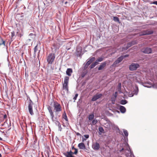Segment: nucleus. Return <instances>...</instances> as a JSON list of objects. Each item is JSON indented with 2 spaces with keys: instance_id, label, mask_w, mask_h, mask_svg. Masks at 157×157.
<instances>
[{
  "instance_id": "obj_1",
  "label": "nucleus",
  "mask_w": 157,
  "mask_h": 157,
  "mask_svg": "<svg viewBox=\"0 0 157 157\" xmlns=\"http://www.w3.org/2000/svg\"><path fill=\"white\" fill-rule=\"evenodd\" d=\"M53 106L54 112L55 113V119L56 121L57 118L59 117L60 116L59 112L62 110L61 107L60 105L57 102H54Z\"/></svg>"
},
{
  "instance_id": "obj_2",
  "label": "nucleus",
  "mask_w": 157,
  "mask_h": 157,
  "mask_svg": "<svg viewBox=\"0 0 157 157\" xmlns=\"http://www.w3.org/2000/svg\"><path fill=\"white\" fill-rule=\"evenodd\" d=\"M55 58V55L54 53L49 54L47 57V62L49 64H52L54 61Z\"/></svg>"
},
{
  "instance_id": "obj_3",
  "label": "nucleus",
  "mask_w": 157,
  "mask_h": 157,
  "mask_svg": "<svg viewBox=\"0 0 157 157\" xmlns=\"http://www.w3.org/2000/svg\"><path fill=\"white\" fill-rule=\"evenodd\" d=\"M69 78L67 76H66L64 79L63 83V89L68 91V83L69 82Z\"/></svg>"
},
{
  "instance_id": "obj_4",
  "label": "nucleus",
  "mask_w": 157,
  "mask_h": 157,
  "mask_svg": "<svg viewBox=\"0 0 157 157\" xmlns=\"http://www.w3.org/2000/svg\"><path fill=\"white\" fill-rule=\"evenodd\" d=\"M139 65L137 63H132L129 66V69L130 71H133L136 70L139 67Z\"/></svg>"
},
{
  "instance_id": "obj_5",
  "label": "nucleus",
  "mask_w": 157,
  "mask_h": 157,
  "mask_svg": "<svg viewBox=\"0 0 157 157\" xmlns=\"http://www.w3.org/2000/svg\"><path fill=\"white\" fill-rule=\"evenodd\" d=\"M34 105L33 102L31 101L29 102L28 105V109L30 114L32 115L34 114V113L33 110V106Z\"/></svg>"
},
{
  "instance_id": "obj_6",
  "label": "nucleus",
  "mask_w": 157,
  "mask_h": 157,
  "mask_svg": "<svg viewBox=\"0 0 157 157\" xmlns=\"http://www.w3.org/2000/svg\"><path fill=\"white\" fill-rule=\"evenodd\" d=\"M136 43V42L135 41H133L128 43L127 44L126 47H123L122 48V50L124 51L127 50L131 46H132L133 45L135 44Z\"/></svg>"
},
{
  "instance_id": "obj_7",
  "label": "nucleus",
  "mask_w": 157,
  "mask_h": 157,
  "mask_svg": "<svg viewBox=\"0 0 157 157\" xmlns=\"http://www.w3.org/2000/svg\"><path fill=\"white\" fill-rule=\"evenodd\" d=\"M102 96V94H97L96 95L93 96L91 100L92 101H95L97 99L101 98Z\"/></svg>"
},
{
  "instance_id": "obj_8",
  "label": "nucleus",
  "mask_w": 157,
  "mask_h": 157,
  "mask_svg": "<svg viewBox=\"0 0 157 157\" xmlns=\"http://www.w3.org/2000/svg\"><path fill=\"white\" fill-rule=\"evenodd\" d=\"M48 110L50 114L52 120L53 121H55L54 119V116L53 114V112L52 110L51 107L50 106H48Z\"/></svg>"
},
{
  "instance_id": "obj_9",
  "label": "nucleus",
  "mask_w": 157,
  "mask_h": 157,
  "mask_svg": "<svg viewBox=\"0 0 157 157\" xmlns=\"http://www.w3.org/2000/svg\"><path fill=\"white\" fill-rule=\"evenodd\" d=\"M138 88L137 86H136L135 88L134 89V90L132 94H130L129 95V96L130 97H132L134 94L137 95L138 94Z\"/></svg>"
},
{
  "instance_id": "obj_10",
  "label": "nucleus",
  "mask_w": 157,
  "mask_h": 157,
  "mask_svg": "<svg viewBox=\"0 0 157 157\" xmlns=\"http://www.w3.org/2000/svg\"><path fill=\"white\" fill-rule=\"evenodd\" d=\"M142 51L144 53L146 54H150L152 52V50L151 49L148 47L142 49Z\"/></svg>"
},
{
  "instance_id": "obj_11",
  "label": "nucleus",
  "mask_w": 157,
  "mask_h": 157,
  "mask_svg": "<svg viewBox=\"0 0 157 157\" xmlns=\"http://www.w3.org/2000/svg\"><path fill=\"white\" fill-rule=\"evenodd\" d=\"M123 59V56H121L119 58L116 60L113 64V66H115L116 64L120 63Z\"/></svg>"
},
{
  "instance_id": "obj_12",
  "label": "nucleus",
  "mask_w": 157,
  "mask_h": 157,
  "mask_svg": "<svg viewBox=\"0 0 157 157\" xmlns=\"http://www.w3.org/2000/svg\"><path fill=\"white\" fill-rule=\"evenodd\" d=\"M92 147L95 150H98L100 148V145L99 144L96 142L95 143H94L92 146Z\"/></svg>"
},
{
  "instance_id": "obj_13",
  "label": "nucleus",
  "mask_w": 157,
  "mask_h": 157,
  "mask_svg": "<svg viewBox=\"0 0 157 157\" xmlns=\"http://www.w3.org/2000/svg\"><path fill=\"white\" fill-rule=\"evenodd\" d=\"M106 61L101 63L98 68V70L100 71L103 69L106 66Z\"/></svg>"
},
{
  "instance_id": "obj_14",
  "label": "nucleus",
  "mask_w": 157,
  "mask_h": 157,
  "mask_svg": "<svg viewBox=\"0 0 157 157\" xmlns=\"http://www.w3.org/2000/svg\"><path fill=\"white\" fill-rule=\"evenodd\" d=\"M112 123L109 121L107 122L105 124V127L108 129L112 127Z\"/></svg>"
},
{
  "instance_id": "obj_15",
  "label": "nucleus",
  "mask_w": 157,
  "mask_h": 157,
  "mask_svg": "<svg viewBox=\"0 0 157 157\" xmlns=\"http://www.w3.org/2000/svg\"><path fill=\"white\" fill-rule=\"evenodd\" d=\"M120 112L123 113H124L126 112V109L125 107L124 106L121 105L119 106V109Z\"/></svg>"
},
{
  "instance_id": "obj_16",
  "label": "nucleus",
  "mask_w": 157,
  "mask_h": 157,
  "mask_svg": "<svg viewBox=\"0 0 157 157\" xmlns=\"http://www.w3.org/2000/svg\"><path fill=\"white\" fill-rule=\"evenodd\" d=\"M78 146L80 149H85V146L84 144L83 143L79 144Z\"/></svg>"
},
{
  "instance_id": "obj_17",
  "label": "nucleus",
  "mask_w": 157,
  "mask_h": 157,
  "mask_svg": "<svg viewBox=\"0 0 157 157\" xmlns=\"http://www.w3.org/2000/svg\"><path fill=\"white\" fill-rule=\"evenodd\" d=\"M72 73V70L71 68H68L66 71V74L69 76H71Z\"/></svg>"
},
{
  "instance_id": "obj_18",
  "label": "nucleus",
  "mask_w": 157,
  "mask_h": 157,
  "mask_svg": "<svg viewBox=\"0 0 157 157\" xmlns=\"http://www.w3.org/2000/svg\"><path fill=\"white\" fill-rule=\"evenodd\" d=\"M153 33V32L152 31H146L144 32L143 33H141L140 34V35H149Z\"/></svg>"
},
{
  "instance_id": "obj_19",
  "label": "nucleus",
  "mask_w": 157,
  "mask_h": 157,
  "mask_svg": "<svg viewBox=\"0 0 157 157\" xmlns=\"http://www.w3.org/2000/svg\"><path fill=\"white\" fill-rule=\"evenodd\" d=\"M82 50V48L81 47L78 48L77 49V54L80 56L81 54Z\"/></svg>"
},
{
  "instance_id": "obj_20",
  "label": "nucleus",
  "mask_w": 157,
  "mask_h": 157,
  "mask_svg": "<svg viewBox=\"0 0 157 157\" xmlns=\"http://www.w3.org/2000/svg\"><path fill=\"white\" fill-rule=\"evenodd\" d=\"M74 152H73L71 151H67L66 152H64L63 153L64 155H72L74 154Z\"/></svg>"
},
{
  "instance_id": "obj_21",
  "label": "nucleus",
  "mask_w": 157,
  "mask_h": 157,
  "mask_svg": "<svg viewBox=\"0 0 157 157\" xmlns=\"http://www.w3.org/2000/svg\"><path fill=\"white\" fill-rule=\"evenodd\" d=\"M128 101L127 100H121L120 102V104L121 105H125L127 103Z\"/></svg>"
},
{
  "instance_id": "obj_22",
  "label": "nucleus",
  "mask_w": 157,
  "mask_h": 157,
  "mask_svg": "<svg viewBox=\"0 0 157 157\" xmlns=\"http://www.w3.org/2000/svg\"><path fill=\"white\" fill-rule=\"evenodd\" d=\"M111 127H112L111 128H113L115 129L119 130V129L118 127L115 124H113V123H112V124Z\"/></svg>"
},
{
  "instance_id": "obj_23",
  "label": "nucleus",
  "mask_w": 157,
  "mask_h": 157,
  "mask_svg": "<svg viewBox=\"0 0 157 157\" xmlns=\"http://www.w3.org/2000/svg\"><path fill=\"white\" fill-rule=\"evenodd\" d=\"M123 130L124 136L126 137H128V131L125 129H123Z\"/></svg>"
},
{
  "instance_id": "obj_24",
  "label": "nucleus",
  "mask_w": 157,
  "mask_h": 157,
  "mask_svg": "<svg viewBox=\"0 0 157 157\" xmlns=\"http://www.w3.org/2000/svg\"><path fill=\"white\" fill-rule=\"evenodd\" d=\"M98 130L101 133H102L104 132V130L103 128L101 127H99L98 128ZM100 135H101V133H99Z\"/></svg>"
},
{
  "instance_id": "obj_25",
  "label": "nucleus",
  "mask_w": 157,
  "mask_h": 157,
  "mask_svg": "<svg viewBox=\"0 0 157 157\" xmlns=\"http://www.w3.org/2000/svg\"><path fill=\"white\" fill-rule=\"evenodd\" d=\"M94 115L93 113L90 114L89 116V120L91 121L94 118Z\"/></svg>"
},
{
  "instance_id": "obj_26",
  "label": "nucleus",
  "mask_w": 157,
  "mask_h": 157,
  "mask_svg": "<svg viewBox=\"0 0 157 157\" xmlns=\"http://www.w3.org/2000/svg\"><path fill=\"white\" fill-rule=\"evenodd\" d=\"M90 62L88 61L87 62L86 64H85V65L84 67V70L86 69L88 67V66L90 65Z\"/></svg>"
},
{
  "instance_id": "obj_27",
  "label": "nucleus",
  "mask_w": 157,
  "mask_h": 157,
  "mask_svg": "<svg viewBox=\"0 0 157 157\" xmlns=\"http://www.w3.org/2000/svg\"><path fill=\"white\" fill-rule=\"evenodd\" d=\"M116 98L114 97H112L111 98L112 104H114L115 103Z\"/></svg>"
},
{
  "instance_id": "obj_28",
  "label": "nucleus",
  "mask_w": 157,
  "mask_h": 157,
  "mask_svg": "<svg viewBox=\"0 0 157 157\" xmlns=\"http://www.w3.org/2000/svg\"><path fill=\"white\" fill-rule=\"evenodd\" d=\"M113 20L116 22H119V20L118 17H113Z\"/></svg>"
},
{
  "instance_id": "obj_29",
  "label": "nucleus",
  "mask_w": 157,
  "mask_h": 157,
  "mask_svg": "<svg viewBox=\"0 0 157 157\" xmlns=\"http://www.w3.org/2000/svg\"><path fill=\"white\" fill-rule=\"evenodd\" d=\"M57 121V123L59 127V130L60 131H61L62 130V128L61 127V125L60 124L58 121Z\"/></svg>"
},
{
  "instance_id": "obj_30",
  "label": "nucleus",
  "mask_w": 157,
  "mask_h": 157,
  "mask_svg": "<svg viewBox=\"0 0 157 157\" xmlns=\"http://www.w3.org/2000/svg\"><path fill=\"white\" fill-rule=\"evenodd\" d=\"M95 60V58L94 57H93L91 58L88 61H89L90 63H92L93 61H94Z\"/></svg>"
},
{
  "instance_id": "obj_31",
  "label": "nucleus",
  "mask_w": 157,
  "mask_h": 157,
  "mask_svg": "<svg viewBox=\"0 0 157 157\" xmlns=\"http://www.w3.org/2000/svg\"><path fill=\"white\" fill-rule=\"evenodd\" d=\"M98 122V121L97 120L95 119L93 120L92 122V124L93 125H94L96 124Z\"/></svg>"
},
{
  "instance_id": "obj_32",
  "label": "nucleus",
  "mask_w": 157,
  "mask_h": 157,
  "mask_svg": "<svg viewBox=\"0 0 157 157\" xmlns=\"http://www.w3.org/2000/svg\"><path fill=\"white\" fill-rule=\"evenodd\" d=\"M104 59V57H101L99 58L97 60V61L98 62H101Z\"/></svg>"
},
{
  "instance_id": "obj_33",
  "label": "nucleus",
  "mask_w": 157,
  "mask_h": 157,
  "mask_svg": "<svg viewBox=\"0 0 157 157\" xmlns=\"http://www.w3.org/2000/svg\"><path fill=\"white\" fill-rule=\"evenodd\" d=\"M37 51V46H36L34 48V55L36 56V52Z\"/></svg>"
},
{
  "instance_id": "obj_34",
  "label": "nucleus",
  "mask_w": 157,
  "mask_h": 157,
  "mask_svg": "<svg viewBox=\"0 0 157 157\" xmlns=\"http://www.w3.org/2000/svg\"><path fill=\"white\" fill-rule=\"evenodd\" d=\"M86 74V72H83L81 74V77L82 78L84 77Z\"/></svg>"
},
{
  "instance_id": "obj_35",
  "label": "nucleus",
  "mask_w": 157,
  "mask_h": 157,
  "mask_svg": "<svg viewBox=\"0 0 157 157\" xmlns=\"http://www.w3.org/2000/svg\"><path fill=\"white\" fill-rule=\"evenodd\" d=\"M126 145L128 147H129V148L128 149V148H127L126 149L127 150H128V151H129L130 152V153L131 154V151L130 150V148H129V145L127 143H126Z\"/></svg>"
},
{
  "instance_id": "obj_36",
  "label": "nucleus",
  "mask_w": 157,
  "mask_h": 157,
  "mask_svg": "<svg viewBox=\"0 0 157 157\" xmlns=\"http://www.w3.org/2000/svg\"><path fill=\"white\" fill-rule=\"evenodd\" d=\"M95 66V65L94 63H92L90 66V69L93 68Z\"/></svg>"
},
{
  "instance_id": "obj_37",
  "label": "nucleus",
  "mask_w": 157,
  "mask_h": 157,
  "mask_svg": "<svg viewBox=\"0 0 157 157\" xmlns=\"http://www.w3.org/2000/svg\"><path fill=\"white\" fill-rule=\"evenodd\" d=\"M75 152L73 153L74 154H75V155H76L77 154V153H78V149H75Z\"/></svg>"
},
{
  "instance_id": "obj_38",
  "label": "nucleus",
  "mask_w": 157,
  "mask_h": 157,
  "mask_svg": "<svg viewBox=\"0 0 157 157\" xmlns=\"http://www.w3.org/2000/svg\"><path fill=\"white\" fill-rule=\"evenodd\" d=\"M78 94H75V96L74 97V98H73V99L75 101V100H76L78 96Z\"/></svg>"
},
{
  "instance_id": "obj_39",
  "label": "nucleus",
  "mask_w": 157,
  "mask_h": 157,
  "mask_svg": "<svg viewBox=\"0 0 157 157\" xmlns=\"http://www.w3.org/2000/svg\"><path fill=\"white\" fill-rule=\"evenodd\" d=\"M117 92H115V94H114L113 95V97H115V98H117Z\"/></svg>"
},
{
  "instance_id": "obj_40",
  "label": "nucleus",
  "mask_w": 157,
  "mask_h": 157,
  "mask_svg": "<svg viewBox=\"0 0 157 157\" xmlns=\"http://www.w3.org/2000/svg\"><path fill=\"white\" fill-rule=\"evenodd\" d=\"M98 61H97V59L96 61L94 63V64L96 66V65H97L98 64Z\"/></svg>"
},
{
  "instance_id": "obj_41",
  "label": "nucleus",
  "mask_w": 157,
  "mask_h": 157,
  "mask_svg": "<svg viewBox=\"0 0 157 157\" xmlns=\"http://www.w3.org/2000/svg\"><path fill=\"white\" fill-rule=\"evenodd\" d=\"M84 136L85 137L86 139H88L89 137V135H85Z\"/></svg>"
},
{
  "instance_id": "obj_42",
  "label": "nucleus",
  "mask_w": 157,
  "mask_h": 157,
  "mask_svg": "<svg viewBox=\"0 0 157 157\" xmlns=\"http://www.w3.org/2000/svg\"><path fill=\"white\" fill-rule=\"evenodd\" d=\"M66 157H75L74 156L72 155H64Z\"/></svg>"
},
{
  "instance_id": "obj_43",
  "label": "nucleus",
  "mask_w": 157,
  "mask_h": 157,
  "mask_svg": "<svg viewBox=\"0 0 157 157\" xmlns=\"http://www.w3.org/2000/svg\"><path fill=\"white\" fill-rule=\"evenodd\" d=\"M133 77V75L132 74H129L128 75V78H132Z\"/></svg>"
},
{
  "instance_id": "obj_44",
  "label": "nucleus",
  "mask_w": 157,
  "mask_h": 157,
  "mask_svg": "<svg viewBox=\"0 0 157 157\" xmlns=\"http://www.w3.org/2000/svg\"><path fill=\"white\" fill-rule=\"evenodd\" d=\"M151 3L155 4L157 5V1Z\"/></svg>"
},
{
  "instance_id": "obj_45",
  "label": "nucleus",
  "mask_w": 157,
  "mask_h": 157,
  "mask_svg": "<svg viewBox=\"0 0 157 157\" xmlns=\"http://www.w3.org/2000/svg\"><path fill=\"white\" fill-rule=\"evenodd\" d=\"M121 88H120V89L118 87V88H117V90H118V91H119V93H121V91L120 90H121Z\"/></svg>"
},
{
  "instance_id": "obj_46",
  "label": "nucleus",
  "mask_w": 157,
  "mask_h": 157,
  "mask_svg": "<svg viewBox=\"0 0 157 157\" xmlns=\"http://www.w3.org/2000/svg\"><path fill=\"white\" fill-rule=\"evenodd\" d=\"M144 86L145 87H148V88H151V86H148L147 85H144Z\"/></svg>"
},
{
  "instance_id": "obj_47",
  "label": "nucleus",
  "mask_w": 157,
  "mask_h": 157,
  "mask_svg": "<svg viewBox=\"0 0 157 157\" xmlns=\"http://www.w3.org/2000/svg\"><path fill=\"white\" fill-rule=\"evenodd\" d=\"M121 83H120L118 84V87L120 89V88H121Z\"/></svg>"
},
{
  "instance_id": "obj_48",
  "label": "nucleus",
  "mask_w": 157,
  "mask_h": 157,
  "mask_svg": "<svg viewBox=\"0 0 157 157\" xmlns=\"http://www.w3.org/2000/svg\"><path fill=\"white\" fill-rule=\"evenodd\" d=\"M77 136H80L81 135L78 132H75Z\"/></svg>"
},
{
  "instance_id": "obj_49",
  "label": "nucleus",
  "mask_w": 157,
  "mask_h": 157,
  "mask_svg": "<svg viewBox=\"0 0 157 157\" xmlns=\"http://www.w3.org/2000/svg\"><path fill=\"white\" fill-rule=\"evenodd\" d=\"M65 117L64 118L65 120L66 121H67V118L66 114H65Z\"/></svg>"
},
{
  "instance_id": "obj_50",
  "label": "nucleus",
  "mask_w": 157,
  "mask_h": 157,
  "mask_svg": "<svg viewBox=\"0 0 157 157\" xmlns=\"http://www.w3.org/2000/svg\"><path fill=\"white\" fill-rule=\"evenodd\" d=\"M86 140V139H85L84 138H82V142H84V141Z\"/></svg>"
},
{
  "instance_id": "obj_51",
  "label": "nucleus",
  "mask_w": 157,
  "mask_h": 157,
  "mask_svg": "<svg viewBox=\"0 0 157 157\" xmlns=\"http://www.w3.org/2000/svg\"><path fill=\"white\" fill-rule=\"evenodd\" d=\"M34 36V34L33 33H30L29 35V36Z\"/></svg>"
},
{
  "instance_id": "obj_52",
  "label": "nucleus",
  "mask_w": 157,
  "mask_h": 157,
  "mask_svg": "<svg viewBox=\"0 0 157 157\" xmlns=\"http://www.w3.org/2000/svg\"><path fill=\"white\" fill-rule=\"evenodd\" d=\"M128 55H125L123 56V58L124 57H128Z\"/></svg>"
},
{
  "instance_id": "obj_53",
  "label": "nucleus",
  "mask_w": 157,
  "mask_h": 157,
  "mask_svg": "<svg viewBox=\"0 0 157 157\" xmlns=\"http://www.w3.org/2000/svg\"><path fill=\"white\" fill-rule=\"evenodd\" d=\"M2 44H4V45H5V41L4 40H2V43H1Z\"/></svg>"
},
{
  "instance_id": "obj_54",
  "label": "nucleus",
  "mask_w": 157,
  "mask_h": 157,
  "mask_svg": "<svg viewBox=\"0 0 157 157\" xmlns=\"http://www.w3.org/2000/svg\"><path fill=\"white\" fill-rule=\"evenodd\" d=\"M7 117V116L6 114L4 116V119H5Z\"/></svg>"
},
{
  "instance_id": "obj_55",
  "label": "nucleus",
  "mask_w": 157,
  "mask_h": 157,
  "mask_svg": "<svg viewBox=\"0 0 157 157\" xmlns=\"http://www.w3.org/2000/svg\"><path fill=\"white\" fill-rule=\"evenodd\" d=\"M124 150V148H122L120 151L121 152L122 151Z\"/></svg>"
},
{
  "instance_id": "obj_56",
  "label": "nucleus",
  "mask_w": 157,
  "mask_h": 157,
  "mask_svg": "<svg viewBox=\"0 0 157 157\" xmlns=\"http://www.w3.org/2000/svg\"><path fill=\"white\" fill-rule=\"evenodd\" d=\"M72 149H74L75 150V149H76L75 148L74 146L72 147Z\"/></svg>"
},
{
  "instance_id": "obj_57",
  "label": "nucleus",
  "mask_w": 157,
  "mask_h": 157,
  "mask_svg": "<svg viewBox=\"0 0 157 157\" xmlns=\"http://www.w3.org/2000/svg\"><path fill=\"white\" fill-rule=\"evenodd\" d=\"M2 140V139L0 137V140Z\"/></svg>"
},
{
  "instance_id": "obj_58",
  "label": "nucleus",
  "mask_w": 157,
  "mask_h": 157,
  "mask_svg": "<svg viewBox=\"0 0 157 157\" xmlns=\"http://www.w3.org/2000/svg\"><path fill=\"white\" fill-rule=\"evenodd\" d=\"M153 87L154 88H157V87H155V86H153Z\"/></svg>"
},
{
  "instance_id": "obj_59",
  "label": "nucleus",
  "mask_w": 157,
  "mask_h": 157,
  "mask_svg": "<svg viewBox=\"0 0 157 157\" xmlns=\"http://www.w3.org/2000/svg\"><path fill=\"white\" fill-rule=\"evenodd\" d=\"M0 157H2V155L1 154H0Z\"/></svg>"
},
{
  "instance_id": "obj_60",
  "label": "nucleus",
  "mask_w": 157,
  "mask_h": 157,
  "mask_svg": "<svg viewBox=\"0 0 157 157\" xmlns=\"http://www.w3.org/2000/svg\"><path fill=\"white\" fill-rule=\"evenodd\" d=\"M126 156H127L128 155H127V154H126Z\"/></svg>"
},
{
  "instance_id": "obj_61",
  "label": "nucleus",
  "mask_w": 157,
  "mask_h": 157,
  "mask_svg": "<svg viewBox=\"0 0 157 157\" xmlns=\"http://www.w3.org/2000/svg\"><path fill=\"white\" fill-rule=\"evenodd\" d=\"M67 3V2H65V4H66Z\"/></svg>"
},
{
  "instance_id": "obj_62",
  "label": "nucleus",
  "mask_w": 157,
  "mask_h": 157,
  "mask_svg": "<svg viewBox=\"0 0 157 157\" xmlns=\"http://www.w3.org/2000/svg\"><path fill=\"white\" fill-rule=\"evenodd\" d=\"M2 44L1 43H0V45H1Z\"/></svg>"
},
{
  "instance_id": "obj_63",
  "label": "nucleus",
  "mask_w": 157,
  "mask_h": 157,
  "mask_svg": "<svg viewBox=\"0 0 157 157\" xmlns=\"http://www.w3.org/2000/svg\"><path fill=\"white\" fill-rule=\"evenodd\" d=\"M29 40H31V39H29Z\"/></svg>"
},
{
  "instance_id": "obj_64",
  "label": "nucleus",
  "mask_w": 157,
  "mask_h": 157,
  "mask_svg": "<svg viewBox=\"0 0 157 157\" xmlns=\"http://www.w3.org/2000/svg\"><path fill=\"white\" fill-rule=\"evenodd\" d=\"M3 125H4V124H2V126H3Z\"/></svg>"
}]
</instances>
